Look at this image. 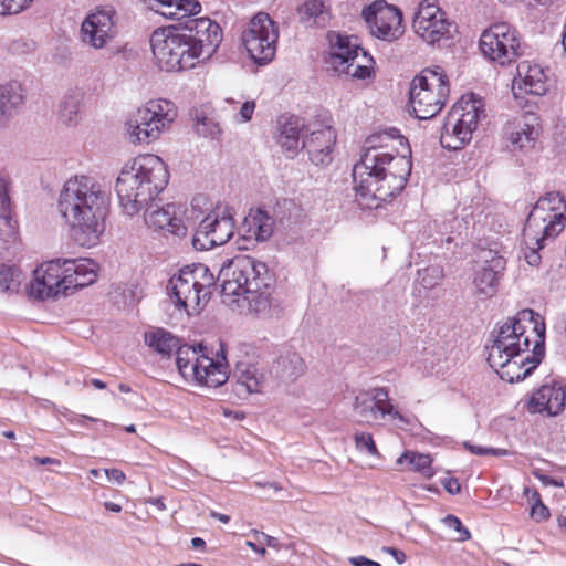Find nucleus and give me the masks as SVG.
Segmentation results:
<instances>
[{"instance_id":"nucleus-29","label":"nucleus","mask_w":566,"mask_h":566,"mask_svg":"<svg viewBox=\"0 0 566 566\" xmlns=\"http://www.w3.org/2000/svg\"><path fill=\"white\" fill-rule=\"evenodd\" d=\"M97 264L90 259L64 260L65 291L93 284L97 279Z\"/></svg>"},{"instance_id":"nucleus-27","label":"nucleus","mask_w":566,"mask_h":566,"mask_svg":"<svg viewBox=\"0 0 566 566\" xmlns=\"http://www.w3.org/2000/svg\"><path fill=\"white\" fill-rule=\"evenodd\" d=\"M273 230L274 220L268 212L261 209L250 210L239 228V234L245 242L239 248L249 249V244L268 240Z\"/></svg>"},{"instance_id":"nucleus-50","label":"nucleus","mask_w":566,"mask_h":566,"mask_svg":"<svg viewBox=\"0 0 566 566\" xmlns=\"http://www.w3.org/2000/svg\"><path fill=\"white\" fill-rule=\"evenodd\" d=\"M255 109L254 101H245L241 104L239 112L234 115V120L237 123H247L251 120L252 115Z\"/></svg>"},{"instance_id":"nucleus-37","label":"nucleus","mask_w":566,"mask_h":566,"mask_svg":"<svg viewBox=\"0 0 566 566\" xmlns=\"http://www.w3.org/2000/svg\"><path fill=\"white\" fill-rule=\"evenodd\" d=\"M188 279L193 281L196 287L202 293V295L209 300L211 294V287L216 284V276L210 269L202 263L192 264L191 266H185L181 269Z\"/></svg>"},{"instance_id":"nucleus-12","label":"nucleus","mask_w":566,"mask_h":566,"mask_svg":"<svg viewBox=\"0 0 566 566\" xmlns=\"http://www.w3.org/2000/svg\"><path fill=\"white\" fill-rule=\"evenodd\" d=\"M483 111L475 101H460L448 113L442 127L440 144L443 148L458 150L472 138Z\"/></svg>"},{"instance_id":"nucleus-51","label":"nucleus","mask_w":566,"mask_h":566,"mask_svg":"<svg viewBox=\"0 0 566 566\" xmlns=\"http://www.w3.org/2000/svg\"><path fill=\"white\" fill-rule=\"evenodd\" d=\"M34 50V42L27 40H15L10 45V51L14 54H25Z\"/></svg>"},{"instance_id":"nucleus-60","label":"nucleus","mask_w":566,"mask_h":566,"mask_svg":"<svg viewBox=\"0 0 566 566\" xmlns=\"http://www.w3.org/2000/svg\"><path fill=\"white\" fill-rule=\"evenodd\" d=\"M210 516L222 522V523H228L230 521V516L229 515H226V514H222V513H218V512H214L212 511L210 513Z\"/></svg>"},{"instance_id":"nucleus-63","label":"nucleus","mask_w":566,"mask_h":566,"mask_svg":"<svg viewBox=\"0 0 566 566\" xmlns=\"http://www.w3.org/2000/svg\"><path fill=\"white\" fill-rule=\"evenodd\" d=\"M92 385L97 388V389H105L106 388V384L99 379H92Z\"/></svg>"},{"instance_id":"nucleus-54","label":"nucleus","mask_w":566,"mask_h":566,"mask_svg":"<svg viewBox=\"0 0 566 566\" xmlns=\"http://www.w3.org/2000/svg\"><path fill=\"white\" fill-rule=\"evenodd\" d=\"M254 536L259 543L269 547H277V539L262 532H254Z\"/></svg>"},{"instance_id":"nucleus-43","label":"nucleus","mask_w":566,"mask_h":566,"mask_svg":"<svg viewBox=\"0 0 566 566\" xmlns=\"http://www.w3.org/2000/svg\"><path fill=\"white\" fill-rule=\"evenodd\" d=\"M419 281L426 289H433L443 279V271L439 266H429L418 272Z\"/></svg>"},{"instance_id":"nucleus-5","label":"nucleus","mask_w":566,"mask_h":566,"mask_svg":"<svg viewBox=\"0 0 566 566\" xmlns=\"http://www.w3.org/2000/svg\"><path fill=\"white\" fill-rule=\"evenodd\" d=\"M168 180L167 166L156 155L137 156L124 164L115 185L124 213L133 217L151 207Z\"/></svg>"},{"instance_id":"nucleus-64","label":"nucleus","mask_w":566,"mask_h":566,"mask_svg":"<svg viewBox=\"0 0 566 566\" xmlns=\"http://www.w3.org/2000/svg\"><path fill=\"white\" fill-rule=\"evenodd\" d=\"M557 524L559 527L564 528L566 532V516H559L557 518Z\"/></svg>"},{"instance_id":"nucleus-28","label":"nucleus","mask_w":566,"mask_h":566,"mask_svg":"<svg viewBox=\"0 0 566 566\" xmlns=\"http://www.w3.org/2000/svg\"><path fill=\"white\" fill-rule=\"evenodd\" d=\"M153 206L145 209V222L149 228L165 230L178 237L186 235L187 227L178 216L179 208L176 205L169 203L160 209L149 210Z\"/></svg>"},{"instance_id":"nucleus-47","label":"nucleus","mask_w":566,"mask_h":566,"mask_svg":"<svg viewBox=\"0 0 566 566\" xmlns=\"http://www.w3.org/2000/svg\"><path fill=\"white\" fill-rule=\"evenodd\" d=\"M198 134L214 138L221 134V128L212 118L203 117L196 125Z\"/></svg>"},{"instance_id":"nucleus-13","label":"nucleus","mask_w":566,"mask_h":566,"mask_svg":"<svg viewBox=\"0 0 566 566\" xmlns=\"http://www.w3.org/2000/svg\"><path fill=\"white\" fill-rule=\"evenodd\" d=\"M353 412L361 423L373 424L384 420L408 423L406 417L389 398L386 387H369L357 390L353 401Z\"/></svg>"},{"instance_id":"nucleus-25","label":"nucleus","mask_w":566,"mask_h":566,"mask_svg":"<svg viewBox=\"0 0 566 566\" xmlns=\"http://www.w3.org/2000/svg\"><path fill=\"white\" fill-rule=\"evenodd\" d=\"M566 405L565 387L553 380L541 386L531 397L530 407L533 412L556 416L562 412Z\"/></svg>"},{"instance_id":"nucleus-17","label":"nucleus","mask_w":566,"mask_h":566,"mask_svg":"<svg viewBox=\"0 0 566 566\" xmlns=\"http://www.w3.org/2000/svg\"><path fill=\"white\" fill-rule=\"evenodd\" d=\"M412 28L419 38L434 45L451 38L453 23L440 9L438 0H422L413 18Z\"/></svg>"},{"instance_id":"nucleus-56","label":"nucleus","mask_w":566,"mask_h":566,"mask_svg":"<svg viewBox=\"0 0 566 566\" xmlns=\"http://www.w3.org/2000/svg\"><path fill=\"white\" fill-rule=\"evenodd\" d=\"M349 563L354 566H381L379 563L370 560L365 556L350 557Z\"/></svg>"},{"instance_id":"nucleus-18","label":"nucleus","mask_w":566,"mask_h":566,"mask_svg":"<svg viewBox=\"0 0 566 566\" xmlns=\"http://www.w3.org/2000/svg\"><path fill=\"white\" fill-rule=\"evenodd\" d=\"M539 118L534 113H522L506 120L502 134L506 148L513 153H528L541 135Z\"/></svg>"},{"instance_id":"nucleus-36","label":"nucleus","mask_w":566,"mask_h":566,"mask_svg":"<svg viewBox=\"0 0 566 566\" xmlns=\"http://www.w3.org/2000/svg\"><path fill=\"white\" fill-rule=\"evenodd\" d=\"M146 344L163 356L170 355L174 350L178 353L179 339L169 332L157 328L145 334Z\"/></svg>"},{"instance_id":"nucleus-21","label":"nucleus","mask_w":566,"mask_h":566,"mask_svg":"<svg viewBox=\"0 0 566 566\" xmlns=\"http://www.w3.org/2000/svg\"><path fill=\"white\" fill-rule=\"evenodd\" d=\"M64 260H52L34 270L30 284V294L39 300L66 294Z\"/></svg>"},{"instance_id":"nucleus-52","label":"nucleus","mask_w":566,"mask_h":566,"mask_svg":"<svg viewBox=\"0 0 566 566\" xmlns=\"http://www.w3.org/2000/svg\"><path fill=\"white\" fill-rule=\"evenodd\" d=\"M528 247V252L525 253L526 262L532 266H537L541 262V255L538 254V250L543 248V242L539 245L526 244Z\"/></svg>"},{"instance_id":"nucleus-30","label":"nucleus","mask_w":566,"mask_h":566,"mask_svg":"<svg viewBox=\"0 0 566 566\" xmlns=\"http://www.w3.org/2000/svg\"><path fill=\"white\" fill-rule=\"evenodd\" d=\"M505 259L495 255L491 260L485 261L480 270L476 271L473 280L476 293L491 297L497 291V284L502 272L505 269Z\"/></svg>"},{"instance_id":"nucleus-31","label":"nucleus","mask_w":566,"mask_h":566,"mask_svg":"<svg viewBox=\"0 0 566 566\" xmlns=\"http://www.w3.org/2000/svg\"><path fill=\"white\" fill-rule=\"evenodd\" d=\"M24 103L23 87L18 81H8L0 84V127L18 114Z\"/></svg>"},{"instance_id":"nucleus-35","label":"nucleus","mask_w":566,"mask_h":566,"mask_svg":"<svg viewBox=\"0 0 566 566\" xmlns=\"http://www.w3.org/2000/svg\"><path fill=\"white\" fill-rule=\"evenodd\" d=\"M303 123L297 117H290L280 124L279 144L290 157L302 147L301 132Z\"/></svg>"},{"instance_id":"nucleus-46","label":"nucleus","mask_w":566,"mask_h":566,"mask_svg":"<svg viewBox=\"0 0 566 566\" xmlns=\"http://www.w3.org/2000/svg\"><path fill=\"white\" fill-rule=\"evenodd\" d=\"M33 0H0V14H18L29 8Z\"/></svg>"},{"instance_id":"nucleus-16","label":"nucleus","mask_w":566,"mask_h":566,"mask_svg":"<svg viewBox=\"0 0 566 566\" xmlns=\"http://www.w3.org/2000/svg\"><path fill=\"white\" fill-rule=\"evenodd\" d=\"M234 229L233 208L217 207L200 221L193 237V245L202 250L222 245L232 238Z\"/></svg>"},{"instance_id":"nucleus-38","label":"nucleus","mask_w":566,"mask_h":566,"mask_svg":"<svg viewBox=\"0 0 566 566\" xmlns=\"http://www.w3.org/2000/svg\"><path fill=\"white\" fill-rule=\"evenodd\" d=\"M301 20L308 24L326 27L331 20L329 8L321 0H310L300 7Z\"/></svg>"},{"instance_id":"nucleus-1","label":"nucleus","mask_w":566,"mask_h":566,"mask_svg":"<svg viewBox=\"0 0 566 566\" xmlns=\"http://www.w3.org/2000/svg\"><path fill=\"white\" fill-rule=\"evenodd\" d=\"M486 346L488 363L507 382L525 379L544 356L545 324L538 313L525 308L497 324Z\"/></svg>"},{"instance_id":"nucleus-8","label":"nucleus","mask_w":566,"mask_h":566,"mask_svg":"<svg viewBox=\"0 0 566 566\" xmlns=\"http://www.w3.org/2000/svg\"><path fill=\"white\" fill-rule=\"evenodd\" d=\"M149 41L155 62L164 71L189 70L199 62L187 33L160 28L151 33Z\"/></svg>"},{"instance_id":"nucleus-44","label":"nucleus","mask_w":566,"mask_h":566,"mask_svg":"<svg viewBox=\"0 0 566 566\" xmlns=\"http://www.w3.org/2000/svg\"><path fill=\"white\" fill-rule=\"evenodd\" d=\"M20 272L18 269L7 265L0 266V292L14 290L19 284Z\"/></svg>"},{"instance_id":"nucleus-41","label":"nucleus","mask_w":566,"mask_h":566,"mask_svg":"<svg viewBox=\"0 0 566 566\" xmlns=\"http://www.w3.org/2000/svg\"><path fill=\"white\" fill-rule=\"evenodd\" d=\"M524 495L527 497L528 502L532 504L531 507V517L541 523L549 517V510L548 507L542 502L541 495L535 489L525 488L524 489Z\"/></svg>"},{"instance_id":"nucleus-59","label":"nucleus","mask_w":566,"mask_h":566,"mask_svg":"<svg viewBox=\"0 0 566 566\" xmlns=\"http://www.w3.org/2000/svg\"><path fill=\"white\" fill-rule=\"evenodd\" d=\"M247 546L250 547L252 551H254L258 554L264 555L266 553V551L263 546H259L251 541L247 542Z\"/></svg>"},{"instance_id":"nucleus-53","label":"nucleus","mask_w":566,"mask_h":566,"mask_svg":"<svg viewBox=\"0 0 566 566\" xmlns=\"http://www.w3.org/2000/svg\"><path fill=\"white\" fill-rule=\"evenodd\" d=\"M441 484L444 488V490L452 495L458 494L461 491V485H460L458 479H455L453 476L443 478L441 480Z\"/></svg>"},{"instance_id":"nucleus-58","label":"nucleus","mask_w":566,"mask_h":566,"mask_svg":"<svg viewBox=\"0 0 566 566\" xmlns=\"http://www.w3.org/2000/svg\"><path fill=\"white\" fill-rule=\"evenodd\" d=\"M34 461L39 464H42V465H45V464H56L59 463V461L56 459H53V458H49V457H44V458H40V457H35L34 458Z\"/></svg>"},{"instance_id":"nucleus-61","label":"nucleus","mask_w":566,"mask_h":566,"mask_svg":"<svg viewBox=\"0 0 566 566\" xmlns=\"http://www.w3.org/2000/svg\"><path fill=\"white\" fill-rule=\"evenodd\" d=\"M104 506L106 510L111 511V512H115V513H118L122 511V506L117 503H114V502H105L104 503Z\"/></svg>"},{"instance_id":"nucleus-49","label":"nucleus","mask_w":566,"mask_h":566,"mask_svg":"<svg viewBox=\"0 0 566 566\" xmlns=\"http://www.w3.org/2000/svg\"><path fill=\"white\" fill-rule=\"evenodd\" d=\"M463 446L467 450H469L471 453L476 454V455L492 454L495 457H501V455H505L507 453V451L504 449L485 448V447L473 444L472 442H469V441L464 442Z\"/></svg>"},{"instance_id":"nucleus-33","label":"nucleus","mask_w":566,"mask_h":566,"mask_svg":"<svg viewBox=\"0 0 566 566\" xmlns=\"http://www.w3.org/2000/svg\"><path fill=\"white\" fill-rule=\"evenodd\" d=\"M306 365L295 350H283L272 366L274 376L283 382H294L304 375Z\"/></svg>"},{"instance_id":"nucleus-14","label":"nucleus","mask_w":566,"mask_h":566,"mask_svg":"<svg viewBox=\"0 0 566 566\" xmlns=\"http://www.w3.org/2000/svg\"><path fill=\"white\" fill-rule=\"evenodd\" d=\"M241 39L251 59L265 65L275 56L279 28L268 13L259 12L250 20Z\"/></svg>"},{"instance_id":"nucleus-39","label":"nucleus","mask_w":566,"mask_h":566,"mask_svg":"<svg viewBox=\"0 0 566 566\" xmlns=\"http://www.w3.org/2000/svg\"><path fill=\"white\" fill-rule=\"evenodd\" d=\"M237 384L239 388H244L248 394L260 392L262 388L263 376L255 366L240 364L235 371Z\"/></svg>"},{"instance_id":"nucleus-11","label":"nucleus","mask_w":566,"mask_h":566,"mask_svg":"<svg viewBox=\"0 0 566 566\" xmlns=\"http://www.w3.org/2000/svg\"><path fill=\"white\" fill-rule=\"evenodd\" d=\"M196 347L187 346L178 348L176 365L180 375L186 380H192L199 385L217 388L222 386L229 378L228 365L222 361H214Z\"/></svg>"},{"instance_id":"nucleus-19","label":"nucleus","mask_w":566,"mask_h":566,"mask_svg":"<svg viewBox=\"0 0 566 566\" xmlns=\"http://www.w3.org/2000/svg\"><path fill=\"white\" fill-rule=\"evenodd\" d=\"M370 33L385 41H394L402 33V14L400 10L384 0L373 2L361 11Z\"/></svg>"},{"instance_id":"nucleus-55","label":"nucleus","mask_w":566,"mask_h":566,"mask_svg":"<svg viewBox=\"0 0 566 566\" xmlns=\"http://www.w3.org/2000/svg\"><path fill=\"white\" fill-rule=\"evenodd\" d=\"M105 474L109 480H114L118 484H122L126 479L125 473L118 469H106Z\"/></svg>"},{"instance_id":"nucleus-23","label":"nucleus","mask_w":566,"mask_h":566,"mask_svg":"<svg viewBox=\"0 0 566 566\" xmlns=\"http://www.w3.org/2000/svg\"><path fill=\"white\" fill-rule=\"evenodd\" d=\"M336 142V133L329 125L315 123L302 143L315 165H327L332 161V150Z\"/></svg>"},{"instance_id":"nucleus-42","label":"nucleus","mask_w":566,"mask_h":566,"mask_svg":"<svg viewBox=\"0 0 566 566\" xmlns=\"http://www.w3.org/2000/svg\"><path fill=\"white\" fill-rule=\"evenodd\" d=\"M0 219L8 227L9 232H13L14 223L11 218V201L9 197V182L6 178L0 177Z\"/></svg>"},{"instance_id":"nucleus-34","label":"nucleus","mask_w":566,"mask_h":566,"mask_svg":"<svg viewBox=\"0 0 566 566\" xmlns=\"http://www.w3.org/2000/svg\"><path fill=\"white\" fill-rule=\"evenodd\" d=\"M85 93L81 88L70 90L60 105V119L67 126H76L82 119Z\"/></svg>"},{"instance_id":"nucleus-15","label":"nucleus","mask_w":566,"mask_h":566,"mask_svg":"<svg viewBox=\"0 0 566 566\" xmlns=\"http://www.w3.org/2000/svg\"><path fill=\"white\" fill-rule=\"evenodd\" d=\"M480 48L485 57L501 66L515 62L523 54L520 33L506 22L494 23L484 30Z\"/></svg>"},{"instance_id":"nucleus-45","label":"nucleus","mask_w":566,"mask_h":566,"mask_svg":"<svg viewBox=\"0 0 566 566\" xmlns=\"http://www.w3.org/2000/svg\"><path fill=\"white\" fill-rule=\"evenodd\" d=\"M355 446L359 452L368 455H377V447L370 433L358 432L355 434Z\"/></svg>"},{"instance_id":"nucleus-40","label":"nucleus","mask_w":566,"mask_h":566,"mask_svg":"<svg viewBox=\"0 0 566 566\" xmlns=\"http://www.w3.org/2000/svg\"><path fill=\"white\" fill-rule=\"evenodd\" d=\"M397 463L405 465L406 469L421 473L426 478L433 476L431 468L432 459L429 454L418 453L413 451H406L397 460Z\"/></svg>"},{"instance_id":"nucleus-22","label":"nucleus","mask_w":566,"mask_h":566,"mask_svg":"<svg viewBox=\"0 0 566 566\" xmlns=\"http://www.w3.org/2000/svg\"><path fill=\"white\" fill-rule=\"evenodd\" d=\"M187 28L190 31L189 42L196 50L199 62L209 59L222 41L220 25L209 18H199L191 20Z\"/></svg>"},{"instance_id":"nucleus-7","label":"nucleus","mask_w":566,"mask_h":566,"mask_svg":"<svg viewBox=\"0 0 566 566\" xmlns=\"http://www.w3.org/2000/svg\"><path fill=\"white\" fill-rule=\"evenodd\" d=\"M177 117V108L168 99L157 98L146 102L125 124L127 137L133 144L157 140L170 129Z\"/></svg>"},{"instance_id":"nucleus-62","label":"nucleus","mask_w":566,"mask_h":566,"mask_svg":"<svg viewBox=\"0 0 566 566\" xmlns=\"http://www.w3.org/2000/svg\"><path fill=\"white\" fill-rule=\"evenodd\" d=\"M205 545H206L205 541L202 538H200V537H193L191 539V546L193 548H203Z\"/></svg>"},{"instance_id":"nucleus-24","label":"nucleus","mask_w":566,"mask_h":566,"mask_svg":"<svg viewBox=\"0 0 566 566\" xmlns=\"http://www.w3.org/2000/svg\"><path fill=\"white\" fill-rule=\"evenodd\" d=\"M167 292L174 304L179 308L186 310L188 314H190L191 311L199 312L200 304L208 302L196 287L193 281L188 279L182 270L169 280Z\"/></svg>"},{"instance_id":"nucleus-57","label":"nucleus","mask_w":566,"mask_h":566,"mask_svg":"<svg viewBox=\"0 0 566 566\" xmlns=\"http://www.w3.org/2000/svg\"><path fill=\"white\" fill-rule=\"evenodd\" d=\"M382 549L390 554L398 564H403L407 559L406 554L395 547H384Z\"/></svg>"},{"instance_id":"nucleus-9","label":"nucleus","mask_w":566,"mask_h":566,"mask_svg":"<svg viewBox=\"0 0 566 566\" xmlns=\"http://www.w3.org/2000/svg\"><path fill=\"white\" fill-rule=\"evenodd\" d=\"M449 96V83L440 66L426 69L417 75L410 86V106L418 119L434 117Z\"/></svg>"},{"instance_id":"nucleus-32","label":"nucleus","mask_w":566,"mask_h":566,"mask_svg":"<svg viewBox=\"0 0 566 566\" xmlns=\"http://www.w3.org/2000/svg\"><path fill=\"white\" fill-rule=\"evenodd\" d=\"M148 7L156 13L175 21L197 15L201 11V4L197 0H148Z\"/></svg>"},{"instance_id":"nucleus-4","label":"nucleus","mask_w":566,"mask_h":566,"mask_svg":"<svg viewBox=\"0 0 566 566\" xmlns=\"http://www.w3.org/2000/svg\"><path fill=\"white\" fill-rule=\"evenodd\" d=\"M218 279L224 303H245L248 311L261 318L282 314V303L272 293L273 277L265 263L238 255L221 266Z\"/></svg>"},{"instance_id":"nucleus-2","label":"nucleus","mask_w":566,"mask_h":566,"mask_svg":"<svg viewBox=\"0 0 566 566\" xmlns=\"http://www.w3.org/2000/svg\"><path fill=\"white\" fill-rule=\"evenodd\" d=\"M403 143L401 136L389 132L366 139V149L353 168L354 189L361 207L377 209L405 188L412 164L407 156L394 154Z\"/></svg>"},{"instance_id":"nucleus-6","label":"nucleus","mask_w":566,"mask_h":566,"mask_svg":"<svg viewBox=\"0 0 566 566\" xmlns=\"http://www.w3.org/2000/svg\"><path fill=\"white\" fill-rule=\"evenodd\" d=\"M566 226V198L558 191H549L533 206L523 230L525 244L539 245L546 239L556 238Z\"/></svg>"},{"instance_id":"nucleus-20","label":"nucleus","mask_w":566,"mask_h":566,"mask_svg":"<svg viewBox=\"0 0 566 566\" xmlns=\"http://www.w3.org/2000/svg\"><path fill=\"white\" fill-rule=\"evenodd\" d=\"M115 15L112 7L88 13L81 24V41L95 50L104 49L116 35Z\"/></svg>"},{"instance_id":"nucleus-48","label":"nucleus","mask_w":566,"mask_h":566,"mask_svg":"<svg viewBox=\"0 0 566 566\" xmlns=\"http://www.w3.org/2000/svg\"><path fill=\"white\" fill-rule=\"evenodd\" d=\"M443 524L458 533L457 541L464 542L470 538V532L462 525L461 521L454 515H447Z\"/></svg>"},{"instance_id":"nucleus-10","label":"nucleus","mask_w":566,"mask_h":566,"mask_svg":"<svg viewBox=\"0 0 566 566\" xmlns=\"http://www.w3.org/2000/svg\"><path fill=\"white\" fill-rule=\"evenodd\" d=\"M328 63L338 74L365 80L371 75L374 59L359 44L358 39L339 32H329Z\"/></svg>"},{"instance_id":"nucleus-26","label":"nucleus","mask_w":566,"mask_h":566,"mask_svg":"<svg viewBox=\"0 0 566 566\" xmlns=\"http://www.w3.org/2000/svg\"><path fill=\"white\" fill-rule=\"evenodd\" d=\"M513 91L537 96L545 95L548 91V83L544 69L528 61L521 62L513 80Z\"/></svg>"},{"instance_id":"nucleus-3","label":"nucleus","mask_w":566,"mask_h":566,"mask_svg":"<svg viewBox=\"0 0 566 566\" xmlns=\"http://www.w3.org/2000/svg\"><path fill=\"white\" fill-rule=\"evenodd\" d=\"M111 200L103 187L87 176L69 178L57 193L55 210L71 238L81 247L99 243L106 230Z\"/></svg>"}]
</instances>
